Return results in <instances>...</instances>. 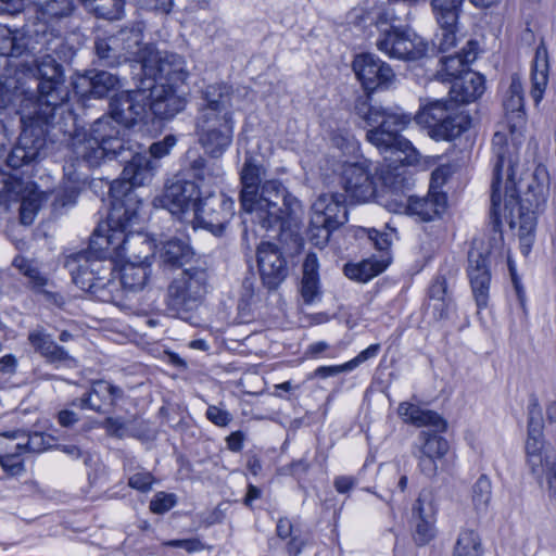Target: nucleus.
<instances>
[{
	"label": "nucleus",
	"mask_w": 556,
	"mask_h": 556,
	"mask_svg": "<svg viewBox=\"0 0 556 556\" xmlns=\"http://www.w3.org/2000/svg\"><path fill=\"white\" fill-rule=\"evenodd\" d=\"M199 200L200 188L195 181L177 177L165 187L161 195L153 200V204L155 207L167 210L173 215H180L190 208L195 211Z\"/></svg>",
	"instance_id": "nucleus-17"
},
{
	"label": "nucleus",
	"mask_w": 556,
	"mask_h": 556,
	"mask_svg": "<svg viewBox=\"0 0 556 556\" xmlns=\"http://www.w3.org/2000/svg\"><path fill=\"white\" fill-rule=\"evenodd\" d=\"M35 7L36 15L45 23L59 22L70 17L74 10V0H29Z\"/></svg>",
	"instance_id": "nucleus-39"
},
{
	"label": "nucleus",
	"mask_w": 556,
	"mask_h": 556,
	"mask_svg": "<svg viewBox=\"0 0 556 556\" xmlns=\"http://www.w3.org/2000/svg\"><path fill=\"white\" fill-rule=\"evenodd\" d=\"M428 294L430 301L451 298L447 294V280L445 275L438 274L434 277L429 287Z\"/></svg>",
	"instance_id": "nucleus-59"
},
{
	"label": "nucleus",
	"mask_w": 556,
	"mask_h": 556,
	"mask_svg": "<svg viewBox=\"0 0 556 556\" xmlns=\"http://www.w3.org/2000/svg\"><path fill=\"white\" fill-rule=\"evenodd\" d=\"M346 193L358 202L370 200L376 192L372 175L365 163L346 164L342 172Z\"/></svg>",
	"instance_id": "nucleus-24"
},
{
	"label": "nucleus",
	"mask_w": 556,
	"mask_h": 556,
	"mask_svg": "<svg viewBox=\"0 0 556 556\" xmlns=\"http://www.w3.org/2000/svg\"><path fill=\"white\" fill-rule=\"evenodd\" d=\"M492 497L490 479L482 475L472 485L471 501L477 511H485Z\"/></svg>",
	"instance_id": "nucleus-46"
},
{
	"label": "nucleus",
	"mask_w": 556,
	"mask_h": 556,
	"mask_svg": "<svg viewBox=\"0 0 556 556\" xmlns=\"http://www.w3.org/2000/svg\"><path fill=\"white\" fill-rule=\"evenodd\" d=\"M353 71L363 87L368 91L381 87L387 88L395 77L391 66L372 53L356 55L353 61Z\"/></svg>",
	"instance_id": "nucleus-20"
},
{
	"label": "nucleus",
	"mask_w": 556,
	"mask_h": 556,
	"mask_svg": "<svg viewBox=\"0 0 556 556\" xmlns=\"http://www.w3.org/2000/svg\"><path fill=\"white\" fill-rule=\"evenodd\" d=\"M464 0H432L431 7L440 26L435 34L433 45L441 52H447L457 42L456 23L458 11Z\"/></svg>",
	"instance_id": "nucleus-19"
},
{
	"label": "nucleus",
	"mask_w": 556,
	"mask_h": 556,
	"mask_svg": "<svg viewBox=\"0 0 556 556\" xmlns=\"http://www.w3.org/2000/svg\"><path fill=\"white\" fill-rule=\"evenodd\" d=\"M434 519H416L414 540L418 545H426L434 536Z\"/></svg>",
	"instance_id": "nucleus-55"
},
{
	"label": "nucleus",
	"mask_w": 556,
	"mask_h": 556,
	"mask_svg": "<svg viewBox=\"0 0 556 556\" xmlns=\"http://www.w3.org/2000/svg\"><path fill=\"white\" fill-rule=\"evenodd\" d=\"M21 438L23 444H17L15 447L25 448V453H41L52 446L53 438L42 432L24 433Z\"/></svg>",
	"instance_id": "nucleus-47"
},
{
	"label": "nucleus",
	"mask_w": 556,
	"mask_h": 556,
	"mask_svg": "<svg viewBox=\"0 0 556 556\" xmlns=\"http://www.w3.org/2000/svg\"><path fill=\"white\" fill-rule=\"evenodd\" d=\"M232 89L226 84L208 85L202 91L204 103L200 108L199 115L219 116L232 113Z\"/></svg>",
	"instance_id": "nucleus-29"
},
{
	"label": "nucleus",
	"mask_w": 556,
	"mask_h": 556,
	"mask_svg": "<svg viewBox=\"0 0 556 556\" xmlns=\"http://www.w3.org/2000/svg\"><path fill=\"white\" fill-rule=\"evenodd\" d=\"M23 454H13V451H7L0 455V465L4 471L11 476H17L24 471Z\"/></svg>",
	"instance_id": "nucleus-54"
},
{
	"label": "nucleus",
	"mask_w": 556,
	"mask_h": 556,
	"mask_svg": "<svg viewBox=\"0 0 556 556\" xmlns=\"http://www.w3.org/2000/svg\"><path fill=\"white\" fill-rule=\"evenodd\" d=\"M448 450L450 445L446 439L429 431H421L413 446V452L438 459H442Z\"/></svg>",
	"instance_id": "nucleus-43"
},
{
	"label": "nucleus",
	"mask_w": 556,
	"mask_h": 556,
	"mask_svg": "<svg viewBox=\"0 0 556 556\" xmlns=\"http://www.w3.org/2000/svg\"><path fill=\"white\" fill-rule=\"evenodd\" d=\"M29 38L20 29L0 25V55L18 58L28 51Z\"/></svg>",
	"instance_id": "nucleus-40"
},
{
	"label": "nucleus",
	"mask_w": 556,
	"mask_h": 556,
	"mask_svg": "<svg viewBox=\"0 0 556 556\" xmlns=\"http://www.w3.org/2000/svg\"><path fill=\"white\" fill-rule=\"evenodd\" d=\"M150 275L149 265L146 262H127L118 270V280H116L119 290V302L123 300L124 292H138L143 289Z\"/></svg>",
	"instance_id": "nucleus-32"
},
{
	"label": "nucleus",
	"mask_w": 556,
	"mask_h": 556,
	"mask_svg": "<svg viewBox=\"0 0 556 556\" xmlns=\"http://www.w3.org/2000/svg\"><path fill=\"white\" fill-rule=\"evenodd\" d=\"M73 88L80 97L102 99L121 88V79L110 72L91 68L76 75Z\"/></svg>",
	"instance_id": "nucleus-22"
},
{
	"label": "nucleus",
	"mask_w": 556,
	"mask_h": 556,
	"mask_svg": "<svg viewBox=\"0 0 556 556\" xmlns=\"http://www.w3.org/2000/svg\"><path fill=\"white\" fill-rule=\"evenodd\" d=\"M453 556H482L479 534L473 530H463L456 540Z\"/></svg>",
	"instance_id": "nucleus-44"
},
{
	"label": "nucleus",
	"mask_w": 556,
	"mask_h": 556,
	"mask_svg": "<svg viewBox=\"0 0 556 556\" xmlns=\"http://www.w3.org/2000/svg\"><path fill=\"white\" fill-rule=\"evenodd\" d=\"M478 54V43L468 40L460 52L443 56L440 60L441 70L438 71V78L442 81H453L466 72H470L468 66Z\"/></svg>",
	"instance_id": "nucleus-28"
},
{
	"label": "nucleus",
	"mask_w": 556,
	"mask_h": 556,
	"mask_svg": "<svg viewBox=\"0 0 556 556\" xmlns=\"http://www.w3.org/2000/svg\"><path fill=\"white\" fill-rule=\"evenodd\" d=\"M413 455L418 462V468L422 475L428 478H433L438 473V458L426 456L417 452H413Z\"/></svg>",
	"instance_id": "nucleus-61"
},
{
	"label": "nucleus",
	"mask_w": 556,
	"mask_h": 556,
	"mask_svg": "<svg viewBox=\"0 0 556 556\" xmlns=\"http://www.w3.org/2000/svg\"><path fill=\"white\" fill-rule=\"evenodd\" d=\"M41 48L30 64H16L21 77L35 96L37 105L30 113L46 119H52L63 135H72L75 130L76 117L68 104L70 90L66 86L62 62L74 55L60 34L42 31Z\"/></svg>",
	"instance_id": "nucleus-3"
},
{
	"label": "nucleus",
	"mask_w": 556,
	"mask_h": 556,
	"mask_svg": "<svg viewBox=\"0 0 556 556\" xmlns=\"http://www.w3.org/2000/svg\"><path fill=\"white\" fill-rule=\"evenodd\" d=\"M468 278L471 291L479 309L488 306L491 285V273L488 257L479 251H470L468 254Z\"/></svg>",
	"instance_id": "nucleus-25"
},
{
	"label": "nucleus",
	"mask_w": 556,
	"mask_h": 556,
	"mask_svg": "<svg viewBox=\"0 0 556 556\" xmlns=\"http://www.w3.org/2000/svg\"><path fill=\"white\" fill-rule=\"evenodd\" d=\"M176 504V498L174 494H166L164 492H159L154 495L153 500L150 502V509L154 514H164L173 508Z\"/></svg>",
	"instance_id": "nucleus-56"
},
{
	"label": "nucleus",
	"mask_w": 556,
	"mask_h": 556,
	"mask_svg": "<svg viewBox=\"0 0 556 556\" xmlns=\"http://www.w3.org/2000/svg\"><path fill=\"white\" fill-rule=\"evenodd\" d=\"M354 109L357 116L371 127L366 134L367 140L380 152L391 153L394 162L405 165H414L418 162V151L401 135L410 124V115L399 109L371 105L367 98L357 99Z\"/></svg>",
	"instance_id": "nucleus-5"
},
{
	"label": "nucleus",
	"mask_w": 556,
	"mask_h": 556,
	"mask_svg": "<svg viewBox=\"0 0 556 556\" xmlns=\"http://www.w3.org/2000/svg\"><path fill=\"white\" fill-rule=\"evenodd\" d=\"M451 83L450 98L452 103L473 102L484 92L483 77L476 72H466Z\"/></svg>",
	"instance_id": "nucleus-31"
},
{
	"label": "nucleus",
	"mask_w": 556,
	"mask_h": 556,
	"mask_svg": "<svg viewBox=\"0 0 556 556\" xmlns=\"http://www.w3.org/2000/svg\"><path fill=\"white\" fill-rule=\"evenodd\" d=\"M445 204V198L442 194H432L430 197L417 198L408 197V215L416 216L422 222H430L439 216Z\"/></svg>",
	"instance_id": "nucleus-37"
},
{
	"label": "nucleus",
	"mask_w": 556,
	"mask_h": 556,
	"mask_svg": "<svg viewBox=\"0 0 556 556\" xmlns=\"http://www.w3.org/2000/svg\"><path fill=\"white\" fill-rule=\"evenodd\" d=\"M376 46L379 51L391 59L402 61H417L428 51V43L413 29L394 27L384 30L378 38Z\"/></svg>",
	"instance_id": "nucleus-12"
},
{
	"label": "nucleus",
	"mask_w": 556,
	"mask_h": 556,
	"mask_svg": "<svg viewBox=\"0 0 556 556\" xmlns=\"http://www.w3.org/2000/svg\"><path fill=\"white\" fill-rule=\"evenodd\" d=\"M52 119H46L23 110L21 112V127L17 143L12 148L8 157L7 164L13 169H17L24 165H28L40 157L41 150L46 143V136L51 135L56 137L59 126L54 125ZM61 135H63L61 132Z\"/></svg>",
	"instance_id": "nucleus-8"
},
{
	"label": "nucleus",
	"mask_w": 556,
	"mask_h": 556,
	"mask_svg": "<svg viewBox=\"0 0 556 556\" xmlns=\"http://www.w3.org/2000/svg\"><path fill=\"white\" fill-rule=\"evenodd\" d=\"M416 122L429 129L435 140H452L469 127V117L458 112L451 101L434 100L424 105Z\"/></svg>",
	"instance_id": "nucleus-10"
},
{
	"label": "nucleus",
	"mask_w": 556,
	"mask_h": 556,
	"mask_svg": "<svg viewBox=\"0 0 556 556\" xmlns=\"http://www.w3.org/2000/svg\"><path fill=\"white\" fill-rule=\"evenodd\" d=\"M142 39V30L138 27L99 34L93 41L97 62L104 67H118L127 62L139 63Z\"/></svg>",
	"instance_id": "nucleus-9"
},
{
	"label": "nucleus",
	"mask_w": 556,
	"mask_h": 556,
	"mask_svg": "<svg viewBox=\"0 0 556 556\" xmlns=\"http://www.w3.org/2000/svg\"><path fill=\"white\" fill-rule=\"evenodd\" d=\"M185 292L174 283H170L167 289L166 308L168 313L182 320H190L192 313L195 312L201 305L198 301L190 302L191 295Z\"/></svg>",
	"instance_id": "nucleus-38"
},
{
	"label": "nucleus",
	"mask_w": 556,
	"mask_h": 556,
	"mask_svg": "<svg viewBox=\"0 0 556 556\" xmlns=\"http://www.w3.org/2000/svg\"><path fill=\"white\" fill-rule=\"evenodd\" d=\"M390 264V256L381 255L379 258L370 257L359 263L344 265V275L358 282H367L381 274Z\"/></svg>",
	"instance_id": "nucleus-36"
},
{
	"label": "nucleus",
	"mask_w": 556,
	"mask_h": 556,
	"mask_svg": "<svg viewBox=\"0 0 556 556\" xmlns=\"http://www.w3.org/2000/svg\"><path fill=\"white\" fill-rule=\"evenodd\" d=\"M434 515L433 495L431 491L422 490L413 506V516L416 519H434Z\"/></svg>",
	"instance_id": "nucleus-50"
},
{
	"label": "nucleus",
	"mask_w": 556,
	"mask_h": 556,
	"mask_svg": "<svg viewBox=\"0 0 556 556\" xmlns=\"http://www.w3.org/2000/svg\"><path fill=\"white\" fill-rule=\"evenodd\" d=\"M28 340L31 346L51 362H62L70 358L64 348L58 345L50 334L42 330H34L29 333Z\"/></svg>",
	"instance_id": "nucleus-42"
},
{
	"label": "nucleus",
	"mask_w": 556,
	"mask_h": 556,
	"mask_svg": "<svg viewBox=\"0 0 556 556\" xmlns=\"http://www.w3.org/2000/svg\"><path fill=\"white\" fill-rule=\"evenodd\" d=\"M80 2L98 17L106 20L119 18L124 7L122 0H80Z\"/></svg>",
	"instance_id": "nucleus-45"
},
{
	"label": "nucleus",
	"mask_w": 556,
	"mask_h": 556,
	"mask_svg": "<svg viewBox=\"0 0 556 556\" xmlns=\"http://www.w3.org/2000/svg\"><path fill=\"white\" fill-rule=\"evenodd\" d=\"M153 165L150 156L136 153L125 165L122 172V178L114 180L110 187V195L113 202L127 205L132 201V188L140 187L153 177Z\"/></svg>",
	"instance_id": "nucleus-15"
},
{
	"label": "nucleus",
	"mask_w": 556,
	"mask_h": 556,
	"mask_svg": "<svg viewBox=\"0 0 556 556\" xmlns=\"http://www.w3.org/2000/svg\"><path fill=\"white\" fill-rule=\"evenodd\" d=\"M338 228L330 227L327 223H317L315 217L311 216L307 229V238L312 244L323 249L329 242L331 233Z\"/></svg>",
	"instance_id": "nucleus-48"
},
{
	"label": "nucleus",
	"mask_w": 556,
	"mask_h": 556,
	"mask_svg": "<svg viewBox=\"0 0 556 556\" xmlns=\"http://www.w3.org/2000/svg\"><path fill=\"white\" fill-rule=\"evenodd\" d=\"M140 79H153L155 84L175 85L187 78L185 60L173 52L159 51L152 45H143L140 55Z\"/></svg>",
	"instance_id": "nucleus-11"
},
{
	"label": "nucleus",
	"mask_w": 556,
	"mask_h": 556,
	"mask_svg": "<svg viewBox=\"0 0 556 556\" xmlns=\"http://www.w3.org/2000/svg\"><path fill=\"white\" fill-rule=\"evenodd\" d=\"M318 268L319 263L316 254L308 253L303 262V276L300 288L305 304H312L320 299Z\"/></svg>",
	"instance_id": "nucleus-35"
},
{
	"label": "nucleus",
	"mask_w": 556,
	"mask_h": 556,
	"mask_svg": "<svg viewBox=\"0 0 556 556\" xmlns=\"http://www.w3.org/2000/svg\"><path fill=\"white\" fill-rule=\"evenodd\" d=\"M123 396V390L104 380L94 381L90 390L79 400V408L91 409L99 414L112 413L118 399Z\"/></svg>",
	"instance_id": "nucleus-27"
},
{
	"label": "nucleus",
	"mask_w": 556,
	"mask_h": 556,
	"mask_svg": "<svg viewBox=\"0 0 556 556\" xmlns=\"http://www.w3.org/2000/svg\"><path fill=\"white\" fill-rule=\"evenodd\" d=\"M20 185L7 173L0 172V206L8 210L11 201L17 200Z\"/></svg>",
	"instance_id": "nucleus-51"
},
{
	"label": "nucleus",
	"mask_w": 556,
	"mask_h": 556,
	"mask_svg": "<svg viewBox=\"0 0 556 556\" xmlns=\"http://www.w3.org/2000/svg\"><path fill=\"white\" fill-rule=\"evenodd\" d=\"M21 434L22 432L20 431L0 434V450H2L3 453L13 451V454H24L25 448L15 447L17 444H23Z\"/></svg>",
	"instance_id": "nucleus-60"
},
{
	"label": "nucleus",
	"mask_w": 556,
	"mask_h": 556,
	"mask_svg": "<svg viewBox=\"0 0 556 556\" xmlns=\"http://www.w3.org/2000/svg\"><path fill=\"white\" fill-rule=\"evenodd\" d=\"M504 121L492 139L494 159L491 186V223L493 230L501 233V215L513 227L515 212L519 211L517 182L521 180L519 149L525 139L527 124L523 88L518 75L514 74L503 98Z\"/></svg>",
	"instance_id": "nucleus-2"
},
{
	"label": "nucleus",
	"mask_w": 556,
	"mask_h": 556,
	"mask_svg": "<svg viewBox=\"0 0 556 556\" xmlns=\"http://www.w3.org/2000/svg\"><path fill=\"white\" fill-rule=\"evenodd\" d=\"M397 414L405 422L418 428L431 427L435 432H444L447 428L446 420L440 414L431 409H424L413 403H400Z\"/></svg>",
	"instance_id": "nucleus-30"
},
{
	"label": "nucleus",
	"mask_w": 556,
	"mask_h": 556,
	"mask_svg": "<svg viewBox=\"0 0 556 556\" xmlns=\"http://www.w3.org/2000/svg\"><path fill=\"white\" fill-rule=\"evenodd\" d=\"M41 206V199L37 194L24 198L20 205V218L24 225L33 224L37 212Z\"/></svg>",
	"instance_id": "nucleus-52"
},
{
	"label": "nucleus",
	"mask_w": 556,
	"mask_h": 556,
	"mask_svg": "<svg viewBox=\"0 0 556 556\" xmlns=\"http://www.w3.org/2000/svg\"><path fill=\"white\" fill-rule=\"evenodd\" d=\"M64 266L78 288L103 302L119 303V290L114 277L115 264L112 260H103L89 250L68 255Z\"/></svg>",
	"instance_id": "nucleus-6"
},
{
	"label": "nucleus",
	"mask_w": 556,
	"mask_h": 556,
	"mask_svg": "<svg viewBox=\"0 0 556 556\" xmlns=\"http://www.w3.org/2000/svg\"><path fill=\"white\" fill-rule=\"evenodd\" d=\"M172 283L185 292H189L191 303L198 301L201 304L207 291V273L200 267L186 268Z\"/></svg>",
	"instance_id": "nucleus-33"
},
{
	"label": "nucleus",
	"mask_w": 556,
	"mask_h": 556,
	"mask_svg": "<svg viewBox=\"0 0 556 556\" xmlns=\"http://www.w3.org/2000/svg\"><path fill=\"white\" fill-rule=\"evenodd\" d=\"M367 233L369 240L372 241L375 248L380 252H383L382 255L389 256L387 251L391 245L390 235L386 232H380L377 229H368Z\"/></svg>",
	"instance_id": "nucleus-63"
},
{
	"label": "nucleus",
	"mask_w": 556,
	"mask_h": 556,
	"mask_svg": "<svg viewBox=\"0 0 556 556\" xmlns=\"http://www.w3.org/2000/svg\"><path fill=\"white\" fill-rule=\"evenodd\" d=\"M266 169L252 156L240 172V202L253 220L265 230L295 233L303 217L302 203L276 180H264Z\"/></svg>",
	"instance_id": "nucleus-4"
},
{
	"label": "nucleus",
	"mask_w": 556,
	"mask_h": 556,
	"mask_svg": "<svg viewBox=\"0 0 556 556\" xmlns=\"http://www.w3.org/2000/svg\"><path fill=\"white\" fill-rule=\"evenodd\" d=\"M154 483V477L149 471H138L128 478V485L140 492H149Z\"/></svg>",
	"instance_id": "nucleus-58"
},
{
	"label": "nucleus",
	"mask_w": 556,
	"mask_h": 556,
	"mask_svg": "<svg viewBox=\"0 0 556 556\" xmlns=\"http://www.w3.org/2000/svg\"><path fill=\"white\" fill-rule=\"evenodd\" d=\"M257 266L263 285L276 289L288 276L287 261L279 248L270 242H261L256 250Z\"/></svg>",
	"instance_id": "nucleus-21"
},
{
	"label": "nucleus",
	"mask_w": 556,
	"mask_h": 556,
	"mask_svg": "<svg viewBox=\"0 0 556 556\" xmlns=\"http://www.w3.org/2000/svg\"><path fill=\"white\" fill-rule=\"evenodd\" d=\"M149 108L147 90L142 89V79L137 88L117 94L110 102V116L98 118L89 131L75 130L71 136V155L65 162L62 185L51 192V206L59 213L76 203L87 175L81 167L96 168L105 159L119 156L127 147V129L141 119Z\"/></svg>",
	"instance_id": "nucleus-1"
},
{
	"label": "nucleus",
	"mask_w": 556,
	"mask_h": 556,
	"mask_svg": "<svg viewBox=\"0 0 556 556\" xmlns=\"http://www.w3.org/2000/svg\"><path fill=\"white\" fill-rule=\"evenodd\" d=\"M311 211L317 223H327L332 228H340L349 219L346 197L339 192L320 193L312 203Z\"/></svg>",
	"instance_id": "nucleus-23"
},
{
	"label": "nucleus",
	"mask_w": 556,
	"mask_h": 556,
	"mask_svg": "<svg viewBox=\"0 0 556 556\" xmlns=\"http://www.w3.org/2000/svg\"><path fill=\"white\" fill-rule=\"evenodd\" d=\"M197 134L200 144L210 156H222L232 142V113L220 114L217 117L198 115Z\"/></svg>",
	"instance_id": "nucleus-13"
},
{
	"label": "nucleus",
	"mask_w": 556,
	"mask_h": 556,
	"mask_svg": "<svg viewBox=\"0 0 556 556\" xmlns=\"http://www.w3.org/2000/svg\"><path fill=\"white\" fill-rule=\"evenodd\" d=\"M205 416L212 424L222 428L227 427L232 421V415L217 405H208Z\"/></svg>",
	"instance_id": "nucleus-57"
},
{
	"label": "nucleus",
	"mask_w": 556,
	"mask_h": 556,
	"mask_svg": "<svg viewBox=\"0 0 556 556\" xmlns=\"http://www.w3.org/2000/svg\"><path fill=\"white\" fill-rule=\"evenodd\" d=\"M142 89L147 90L149 109L160 119H170L180 113L187 99L176 92L173 85L155 84L153 79H142Z\"/></svg>",
	"instance_id": "nucleus-18"
},
{
	"label": "nucleus",
	"mask_w": 556,
	"mask_h": 556,
	"mask_svg": "<svg viewBox=\"0 0 556 556\" xmlns=\"http://www.w3.org/2000/svg\"><path fill=\"white\" fill-rule=\"evenodd\" d=\"M533 182L529 185L530 191L535 195L544 197L549 187V175L545 166L538 165L532 174Z\"/></svg>",
	"instance_id": "nucleus-53"
},
{
	"label": "nucleus",
	"mask_w": 556,
	"mask_h": 556,
	"mask_svg": "<svg viewBox=\"0 0 556 556\" xmlns=\"http://www.w3.org/2000/svg\"><path fill=\"white\" fill-rule=\"evenodd\" d=\"M12 264L21 274L28 278L33 287L41 288L46 285L47 279L40 274L33 261L18 255L14 257Z\"/></svg>",
	"instance_id": "nucleus-49"
},
{
	"label": "nucleus",
	"mask_w": 556,
	"mask_h": 556,
	"mask_svg": "<svg viewBox=\"0 0 556 556\" xmlns=\"http://www.w3.org/2000/svg\"><path fill=\"white\" fill-rule=\"evenodd\" d=\"M380 351V344L375 343L369 345L367 349L363 350L356 357L348 362V366L352 370L355 369L359 364L374 358L378 355Z\"/></svg>",
	"instance_id": "nucleus-64"
},
{
	"label": "nucleus",
	"mask_w": 556,
	"mask_h": 556,
	"mask_svg": "<svg viewBox=\"0 0 556 556\" xmlns=\"http://www.w3.org/2000/svg\"><path fill=\"white\" fill-rule=\"evenodd\" d=\"M193 256L191 247L181 239H169L162 244L160 257L164 265L181 267Z\"/></svg>",
	"instance_id": "nucleus-41"
},
{
	"label": "nucleus",
	"mask_w": 556,
	"mask_h": 556,
	"mask_svg": "<svg viewBox=\"0 0 556 556\" xmlns=\"http://www.w3.org/2000/svg\"><path fill=\"white\" fill-rule=\"evenodd\" d=\"M138 222L135 207L113 202V207L105 224L94 229L90 238L89 249L103 260L112 255H123L128 252L130 228Z\"/></svg>",
	"instance_id": "nucleus-7"
},
{
	"label": "nucleus",
	"mask_w": 556,
	"mask_h": 556,
	"mask_svg": "<svg viewBox=\"0 0 556 556\" xmlns=\"http://www.w3.org/2000/svg\"><path fill=\"white\" fill-rule=\"evenodd\" d=\"M176 144V138L172 135L166 136L163 140L151 144L149 152L154 159H161L167 155Z\"/></svg>",
	"instance_id": "nucleus-62"
},
{
	"label": "nucleus",
	"mask_w": 556,
	"mask_h": 556,
	"mask_svg": "<svg viewBox=\"0 0 556 556\" xmlns=\"http://www.w3.org/2000/svg\"><path fill=\"white\" fill-rule=\"evenodd\" d=\"M548 71L549 62L547 48L544 41H541L535 50L531 74V97L535 104H538L543 98V93L548 81Z\"/></svg>",
	"instance_id": "nucleus-34"
},
{
	"label": "nucleus",
	"mask_w": 556,
	"mask_h": 556,
	"mask_svg": "<svg viewBox=\"0 0 556 556\" xmlns=\"http://www.w3.org/2000/svg\"><path fill=\"white\" fill-rule=\"evenodd\" d=\"M233 215L235 202L225 193L200 198L194 211L197 225L216 237L223 236Z\"/></svg>",
	"instance_id": "nucleus-14"
},
{
	"label": "nucleus",
	"mask_w": 556,
	"mask_h": 556,
	"mask_svg": "<svg viewBox=\"0 0 556 556\" xmlns=\"http://www.w3.org/2000/svg\"><path fill=\"white\" fill-rule=\"evenodd\" d=\"M223 176V168L216 163H208L197 149H189L181 163L177 177L186 180L191 178L202 184H215Z\"/></svg>",
	"instance_id": "nucleus-26"
},
{
	"label": "nucleus",
	"mask_w": 556,
	"mask_h": 556,
	"mask_svg": "<svg viewBox=\"0 0 556 556\" xmlns=\"http://www.w3.org/2000/svg\"><path fill=\"white\" fill-rule=\"evenodd\" d=\"M37 100L28 90V85L21 77V73L16 65L5 68L0 74V109H15V113L21 116V112L25 110H35Z\"/></svg>",
	"instance_id": "nucleus-16"
}]
</instances>
